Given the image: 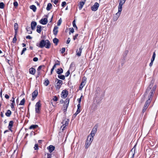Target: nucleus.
<instances>
[{
	"instance_id": "63",
	"label": "nucleus",
	"mask_w": 158,
	"mask_h": 158,
	"mask_svg": "<svg viewBox=\"0 0 158 158\" xmlns=\"http://www.w3.org/2000/svg\"><path fill=\"white\" fill-rule=\"evenodd\" d=\"M58 2V0H55L53 2L55 4H56Z\"/></svg>"
},
{
	"instance_id": "9",
	"label": "nucleus",
	"mask_w": 158,
	"mask_h": 158,
	"mask_svg": "<svg viewBox=\"0 0 158 158\" xmlns=\"http://www.w3.org/2000/svg\"><path fill=\"white\" fill-rule=\"evenodd\" d=\"M99 6V4L97 2H95L93 6H92L91 9L93 11H95L97 10Z\"/></svg>"
},
{
	"instance_id": "60",
	"label": "nucleus",
	"mask_w": 158,
	"mask_h": 158,
	"mask_svg": "<svg viewBox=\"0 0 158 158\" xmlns=\"http://www.w3.org/2000/svg\"><path fill=\"white\" fill-rule=\"evenodd\" d=\"M81 98H80L77 99V101L79 103H81Z\"/></svg>"
},
{
	"instance_id": "44",
	"label": "nucleus",
	"mask_w": 158,
	"mask_h": 158,
	"mask_svg": "<svg viewBox=\"0 0 158 158\" xmlns=\"http://www.w3.org/2000/svg\"><path fill=\"white\" fill-rule=\"evenodd\" d=\"M70 32H69V34L70 35L71 34L70 32H72V33H73L74 32V29L73 28H70Z\"/></svg>"
},
{
	"instance_id": "29",
	"label": "nucleus",
	"mask_w": 158,
	"mask_h": 158,
	"mask_svg": "<svg viewBox=\"0 0 158 158\" xmlns=\"http://www.w3.org/2000/svg\"><path fill=\"white\" fill-rule=\"evenodd\" d=\"M38 127V126L37 125H31L29 127L30 129H35Z\"/></svg>"
},
{
	"instance_id": "33",
	"label": "nucleus",
	"mask_w": 158,
	"mask_h": 158,
	"mask_svg": "<svg viewBox=\"0 0 158 158\" xmlns=\"http://www.w3.org/2000/svg\"><path fill=\"white\" fill-rule=\"evenodd\" d=\"M98 108L97 105H96L95 104H94L92 105L91 107V109L94 110Z\"/></svg>"
},
{
	"instance_id": "56",
	"label": "nucleus",
	"mask_w": 158,
	"mask_h": 158,
	"mask_svg": "<svg viewBox=\"0 0 158 158\" xmlns=\"http://www.w3.org/2000/svg\"><path fill=\"white\" fill-rule=\"evenodd\" d=\"M70 41V39L69 38H68L66 41V44H69Z\"/></svg>"
},
{
	"instance_id": "6",
	"label": "nucleus",
	"mask_w": 158,
	"mask_h": 158,
	"mask_svg": "<svg viewBox=\"0 0 158 158\" xmlns=\"http://www.w3.org/2000/svg\"><path fill=\"white\" fill-rule=\"evenodd\" d=\"M56 81H57L56 85H55V87L56 89H59L60 88L61 85L63 84V81L57 78L56 79Z\"/></svg>"
},
{
	"instance_id": "21",
	"label": "nucleus",
	"mask_w": 158,
	"mask_h": 158,
	"mask_svg": "<svg viewBox=\"0 0 158 158\" xmlns=\"http://www.w3.org/2000/svg\"><path fill=\"white\" fill-rule=\"evenodd\" d=\"M35 69L33 68H31L29 69V73L30 74L34 75L35 73Z\"/></svg>"
},
{
	"instance_id": "61",
	"label": "nucleus",
	"mask_w": 158,
	"mask_h": 158,
	"mask_svg": "<svg viewBox=\"0 0 158 158\" xmlns=\"http://www.w3.org/2000/svg\"><path fill=\"white\" fill-rule=\"evenodd\" d=\"M77 109H80L81 107V103H78L77 106Z\"/></svg>"
},
{
	"instance_id": "13",
	"label": "nucleus",
	"mask_w": 158,
	"mask_h": 158,
	"mask_svg": "<svg viewBox=\"0 0 158 158\" xmlns=\"http://www.w3.org/2000/svg\"><path fill=\"white\" fill-rule=\"evenodd\" d=\"M136 146V144H135L133 148L131 150V151H130V154H132V157L131 158H133L134 156V155L135 153V147Z\"/></svg>"
},
{
	"instance_id": "49",
	"label": "nucleus",
	"mask_w": 158,
	"mask_h": 158,
	"mask_svg": "<svg viewBox=\"0 0 158 158\" xmlns=\"http://www.w3.org/2000/svg\"><path fill=\"white\" fill-rule=\"evenodd\" d=\"M53 99L55 101H57L58 100L56 96H55L53 97Z\"/></svg>"
},
{
	"instance_id": "23",
	"label": "nucleus",
	"mask_w": 158,
	"mask_h": 158,
	"mask_svg": "<svg viewBox=\"0 0 158 158\" xmlns=\"http://www.w3.org/2000/svg\"><path fill=\"white\" fill-rule=\"evenodd\" d=\"M91 143V141H89L87 139L85 143V146L86 148H88Z\"/></svg>"
},
{
	"instance_id": "2",
	"label": "nucleus",
	"mask_w": 158,
	"mask_h": 158,
	"mask_svg": "<svg viewBox=\"0 0 158 158\" xmlns=\"http://www.w3.org/2000/svg\"><path fill=\"white\" fill-rule=\"evenodd\" d=\"M51 44L49 41L48 40H42L39 44V46L37 44V46L40 48H43L45 47L46 48H50Z\"/></svg>"
},
{
	"instance_id": "59",
	"label": "nucleus",
	"mask_w": 158,
	"mask_h": 158,
	"mask_svg": "<svg viewBox=\"0 0 158 158\" xmlns=\"http://www.w3.org/2000/svg\"><path fill=\"white\" fill-rule=\"evenodd\" d=\"M11 107L12 109L14 108V103H12L11 104Z\"/></svg>"
},
{
	"instance_id": "36",
	"label": "nucleus",
	"mask_w": 158,
	"mask_h": 158,
	"mask_svg": "<svg viewBox=\"0 0 158 158\" xmlns=\"http://www.w3.org/2000/svg\"><path fill=\"white\" fill-rule=\"evenodd\" d=\"M27 32L29 34H31L32 33V31H31V29L30 27L27 28H26Z\"/></svg>"
},
{
	"instance_id": "27",
	"label": "nucleus",
	"mask_w": 158,
	"mask_h": 158,
	"mask_svg": "<svg viewBox=\"0 0 158 158\" xmlns=\"http://www.w3.org/2000/svg\"><path fill=\"white\" fill-rule=\"evenodd\" d=\"M94 136H92L89 135L87 137V140H88L89 141H91V142L92 143V141L94 139Z\"/></svg>"
},
{
	"instance_id": "15",
	"label": "nucleus",
	"mask_w": 158,
	"mask_h": 158,
	"mask_svg": "<svg viewBox=\"0 0 158 158\" xmlns=\"http://www.w3.org/2000/svg\"><path fill=\"white\" fill-rule=\"evenodd\" d=\"M37 25V23L35 22L32 21L31 23V27L32 30H34L35 29V27Z\"/></svg>"
},
{
	"instance_id": "1",
	"label": "nucleus",
	"mask_w": 158,
	"mask_h": 158,
	"mask_svg": "<svg viewBox=\"0 0 158 158\" xmlns=\"http://www.w3.org/2000/svg\"><path fill=\"white\" fill-rule=\"evenodd\" d=\"M153 81H152L151 83L147 88L146 91L145 93L144 94V98H145V97L148 95V99L146 101L143 107V112L145 111L148 108V106H149L152 99L154 94L155 93V91L156 88V85H155L151 89V88L153 86Z\"/></svg>"
},
{
	"instance_id": "7",
	"label": "nucleus",
	"mask_w": 158,
	"mask_h": 158,
	"mask_svg": "<svg viewBox=\"0 0 158 158\" xmlns=\"http://www.w3.org/2000/svg\"><path fill=\"white\" fill-rule=\"evenodd\" d=\"M41 106V105L40 102H38L36 103L35 106V110L36 113H40Z\"/></svg>"
},
{
	"instance_id": "18",
	"label": "nucleus",
	"mask_w": 158,
	"mask_h": 158,
	"mask_svg": "<svg viewBox=\"0 0 158 158\" xmlns=\"http://www.w3.org/2000/svg\"><path fill=\"white\" fill-rule=\"evenodd\" d=\"M58 27H57L56 26H55L54 27L53 30V34L54 35H56L57 34V33L58 32Z\"/></svg>"
},
{
	"instance_id": "39",
	"label": "nucleus",
	"mask_w": 158,
	"mask_h": 158,
	"mask_svg": "<svg viewBox=\"0 0 158 158\" xmlns=\"http://www.w3.org/2000/svg\"><path fill=\"white\" fill-rule=\"evenodd\" d=\"M16 35H15H15L14 36V37L13 38L12 42L13 43H15L16 42L17 40V39L16 38Z\"/></svg>"
},
{
	"instance_id": "50",
	"label": "nucleus",
	"mask_w": 158,
	"mask_h": 158,
	"mask_svg": "<svg viewBox=\"0 0 158 158\" xmlns=\"http://www.w3.org/2000/svg\"><path fill=\"white\" fill-rule=\"evenodd\" d=\"M78 34H76L73 36V39L74 40H75L77 38V37L78 36Z\"/></svg>"
},
{
	"instance_id": "46",
	"label": "nucleus",
	"mask_w": 158,
	"mask_h": 158,
	"mask_svg": "<svg viewBox=\"0 0 158 158\" xmlns=\"http://www.w3.org/2000/svg\"><path fill=\"white\" fill-rule=\"evenodd\" d=\"M56 65H59L60 64V62L58 60H57L56 63L55 64Z\"/></svg>"
},
{
	"instance_id": "35",
	"label": "nucleus",
	"mask_w": 158,
	"mask_h": 158,
	"mask_svg": "<svg viewBox=\"0 0 158 158\" xmlns=\"http://www.w3.org/2000/svg\"><path fill=\"white\" fill-rule=\"evenodd\" d=\"M49 83V81L48 79L45 80V82H44V85L46 86L48 85Z\"/></svg>"
},
{
	"instance_id": "54",
	"label": "nucleus",
	"mask_w": 158,
	"mask_h": 158,
	"mask_svg": "<svg viewBox=\"0 0 158 158\" xmlns=\"http://www.w3.org/2000/svg\"><path fill=\"white\" fill-rule=\"evenodd\" d=\"M116 15H117V17H116V18H115V16L114 17V20H115V21L116 20L118 19V18L119 16L120 15H119L118 16V15H117L116 14Z\"/></svg>"
},
{
	"instance_id": "26",
	"label": "nucleus",
	"mask_w": 158,
	"mask_h": 158,
	"mask_svg": "<svg viewBox=\"0 0 158 158\" xmlns=\"http://www.w3.org/2000/svg\"><path fill=\"white\" fill-rule=\"evenodd\" d=\"M18 26L17 23H15L14 24V29L15 30V35H17V30L18 29Z\"/></svg>"
},
{
	"instance_id": "5",
	"label": "nucleus",
	"mask_w": 158,
	"mask_h": 158,
	"mask_svg": "<svg viewBox=\"0 0 158 158\" xmlns=\"http://www.w3.org/2000/svg\"><path fill=\"white\" fill-rule=\"evenodd\" d=\"M69 99L68 98H67L64 102V113L65 114V112L67 110V107L69 105Z\"/></svg>"
},
{
	"instance_id": "40",
	"label": "nucleus",
	"mask_w": 158,
	"mask_h": 158,
	"mask_svg": "<svg viewBox=\"0 0 158 158\" xmlns=\"http://www.w3.org/2000/svg\"><path fill=\"white\" fill-rule=\"evenodd\" d=\"M73 27H74V28H76V29L77 30V26L76 25V24H75V20H74L73 21Z\"/></svg>"
},
{
	"instance_id": "52",
	"label": "nucleus",
	"mask_w": 158,
	"mask_h": 158,
	"mask_svg": "<svg viewBox=\"0 0 158 158\" xmlns=\"http://www.w3.org/2000/svg\"><path fill=\"white\" fill-rule=\"evenodd\" d=\"M66 3L65 2H62V6L63 7H64L65 5H66Z\"/></svg>"
},
{
	"instance_id": "4",
	"label": "nucleus",
	"mask_w": 158,
	"mask_h": 158,
	"mask_svg": "<svg viewBox=\"0 0 158 158\" xmlns=\"http://www.w3.org/2000/svg\"><path fill=\"white\" fill-rule=\"evenodd\" d=\"M69 120L66 118H64L63 120L61 123L63 124L62 126H61L60 129H62L61 130L63 131L66 128V126H67L69 123Z\"/></svg>"
},
{
	"instance_id": "51",
	"label": "nucleus",
	"mask_w": 158,
	"mask_h": 158,
	"mask_svg": "<svg viewBox=\"0 0 158 158\" xmlns=\"http://www.w3.org/2000/svg\"><path fill=\"white\" fill-rule=\"evenodd\" d=\"M44 66L43 65H40V66L37 69V70L38 71H39L41 69V68H42V67H43Z\"/></svg>"
},
{
	"instance_id": "45",
	"label": "nucleus",
	"mask_w": 158,
	"mask_h": 158,
	"mask_svg": "<svg viewBox=\"0 0 158 158\" xmlns=\"http://www.w3.org/2000/svg\"><path fill=\"white\" fill-rule=\"evenodd\" d=\"M34 148L35 150H37L38 149V145L37 144H35V147H34Z\"/></svg>"
},
{
	"instance_id": "3",
	"label": "nucleus",
	"mask_w": 158,
	"mask_h": 158,
	"mask_svg": "<svg viewBox=\"0 0 158 158\" xmlns=\"http://www.w3.org/2000/svg\"><path fill=\"white\" fill-rule=\"evenodd\" d=\"M119 3L118 6V12L116 13L117 15H120L122 10V6L125 3L126 0H119Z\"/></svg>"
},
{
	"instance_id": "8",
	"label": "nucleus",
	"mask_w": 158,
	"mask_h": 158,
	"mask_svg": "<svg viewBox=\"0 0 158 158\" xmlns=\"http://www.w3.org/2000/svg\"><path fill=\"white\" fill-rule=\"evenodd\" d=\"M38 94V91L37 90H35L32 94V101H34Z\"/></svg>"
},
{
	"instance_id": "28",
	"label": "nucleus",
	"mask_w": 158,
	"mask_h": 158,
	"mask_svg": "<svg viewBox=\"0 0 158 158\" xmlns=\"http://www.w3.org/2000/svg\"><path fill=\"white\" fill-rule=\"evenodd\" d=\"M52 4L51 3H48L46 8V10L48 11L49 10L52 8Z\"/></svg>"
},
{
	"instance_id": "55",
	"label": "nucleus",
	"mask_w": 158,
	"mask_h": 158,
	"mask_svg": "<svg viewBox=\"0 0 158 158\" xmlns=\"http://www.w3.org/2000/svg\"><path fill=\"white\" fill-rule=\"evenodd\" d=\"M65 51V48H62L61 53H64V52Z\"/></svg>"
},
{
	"instance_id": "14",
	"label": "nucleus",
	"mask_w": 158,
	"mask_h": 158,
	"mask_svg": "<svg viewBox=\"0 0 158 158\" xmlns=\"http://www.w3.org/2000/svg\"><path fill=\"white\" fill-rule=\"evenodd\" d=\"M55 148V147L52 145H50L47 148V149L48 150L49 152L50 153L52 152L54 150Z\"/></svg>"
},
{
	"instance_id": "64",
	"label": "nucleus",
	"mask_w": 158,
	"mask_h": 158,
	"mask_svg": "<svg viewBox=\"0 0 158 158\" xmlns=\"http://www.w3.org/2000/svg\"><path fill=\"white\" fill-rule=\"evenodd\" d=\"M80 111H81V110H80V109H77V110L76 111V112H77V113H78V114H79L80 112Z\"/></svg>"
},
{
	"instance_id": "24",
	"label": "nucleus",
	"mask_w": 158,
	"mask_h": 158,
	"mask_svg": "<svg viewBox=\"0 0 158 158\" xmlns=\"http://www.w3.org/2000/svg\"><path fill=\"white\" fill-rule=\"evenodd\" d=\"M37 29L36 31H37L39 33H40L41 32V31H42V27L41 26H40L38 25L37 26Z\"/></svg>"
},
{
	"instance_id": "58",
	"label": "nucleus",
	"mask_w": 158,
	"mask_h": 158,
	"mask_svg": "<svg viewBox=\"0 0 158 158\" xmlns=\"http://www.w3.org/2000/svg\"><path fill=\"white\" fill-rule=\"evenodd\" d=\"M155 57H156V53H155V52H154L153 54L152 58H153L155 59Z\"/></svg>"
},
{
	"instance_id": "30",
	"label": "nucleus",
	"mask_w": 158,
	"mask_h": 158,
	"mask_svg": "<svg viewBox=\"0 0 158 158\" xmlns=\"http://www.w3.org/2000/svg\"><path fill=\"white\" fill-rule=\"evenodd\" d=\"M30 8L32 10H33V11L34 12L35 11L36 9V7L34 5H32L30 6Z\"/></svg>"
},
{
	"instance_id": "22",
	"label": "nucleus",
	"mask_w": 158,
	"mask_h": 158,
	"mask_svg": "<svg viewBox=\"0 0 158 158\" xmlns=\"http://www.w3.org/2000/svg\"><path fill=\"white\" fill-rule=\"evenodd\" d=\"M63 73V69L62 68L58 69L56 71V73L59 74H60Z\"/></svg>"
},
{
	"instance_id": "11",
	"label": "nucleus",
	"mask_w": 158,
	"mask_h": 158,
	"mask_svg": "<svg viewBox=\"0 0 158 158\" xmlns=\"http://www.w3.org/2000/svg\"><path fill=\"white\" fill-rule=\"evenodd\" d=\"M85 2V0H81V1L80 2L78 5V8L79 10H81Z\"/></svg>"
},
{
	"instance_id": "25",
	"label": "nucleus",
	"mask_w": 158,
	"mask_h": 158,
	"mask_svg": "<svg viewBox=\"0 0 158 158\" xmlns=\"http://www.w3.org/2000/svg\"><path fill=\"white\" fill-rule=\"evenodd\" d=\"M11 114V112L10 110H7L6 112L5 113V115L6 116L8 117H10Z\"/></svg>"
},
{
	"instance_id": "17",
	"label": "nucleus",
	"mask_w": 158,
	"mask_h": 158,
	"mask_svg": "<svg viewBox=\"0 0 158 158\" xmlns=\"http://www.w3.org/2000/svg\"><path fill=\"white\" fill-rule=\"evenodd\" d=\"M14 122L13 121H10L9 123V126L8 127L9 130L11 131V129L13 126Z\"/></svg>"
},
{
	"instance_id": "16",
	"label": "nucleus",
	"mask_w": 158,
	"mask_h": 158,
	"mask_svg": "<svg viewBox=\"0 0 158 158\" xmlns=\"http://www.w3.org/2000/svg\"><path fill=\"white\" fill-rule=\"evenodd\" d=\"M82 48L81 46L80 48H79L78 50H77V55L78 56H80L81 55V54L82 52Z\"/></svg>"
},
{
	"instance_id": "31",
	"label": "nucleus",
	"mask_w": 158,
	"mask_h": 158,
	"mask_svg": "<svg viewBox=\"0 0 158 158\" xmlns=\"http://www.w3.org/2000/svg\"><path fill=\"white\" fill-rule=\"evenodd\" d=\"M53 43L57 45L59 41V40L56 38H55L53 40Z\"/></svg>"
},
{
	"instance_id": "37",
	"label": "nucleus",
	"mask_w": 158,
	"mask_h": 158,
	"mask_svg": "<svg viewBox=\"0 0 158 158\" xmlns=\"http://www.w3.org/2000/svg\"><path fill=\"white\" fill-rule=\"evenodd\" d=\"M5 6V4L2 2H1L0 3V8L1 9H3Z\"/></svg>"
},
{
	"instance_id": "62",
	"label": "nucleus",
	"mask_w": 158,
	"mask_h": 158,
	"mask_svg": "<svg viewBox=\"0 0 158 158\" xmlns=\"http://www.w3.org/2000/svg\"><path fill=\"white\" fill-rule=\"evenodd\" d=\"M5 97L6 99H9V95H7L6 94L5 95Z\"/></svg>"
},
{
	"instance_id": "48",
	"label": "nucleus",
	"mask_w": 158,
	"mask_h": 158,
	"mask_svg": "<svg viewBox=\"0 0 158 158\" xmlns=\"http://www.w3.org/2000/svg\"><path fill=\"white\" fill-rule=\"evenodd\" d=\"M26 48H23V50L22 51V52L21 53V55H22L24 52L26 51Z\"/></svg>"
},
{
	"instance_id": "12",
	"label": "nucleus",
	"mask_w": 158,
	"mask_h": 158,
	"mask_svg": "<svg viewBox=\"0 0 158 158\" xmlns=\"http://www.w3.org/2000/svg\"><path fill=\"white\" fill-rule=\"evenodd\" d=\"M46 18H44V19H42L40 21V23L43 24V25H45L47 24L48 23V19L47 18L48 17V16L47 15L46 16Z\"/></svg>"
},
{
	"instance_id": "34",
	"label": "nucleus",
	"mask_w": 158,
	"mask_h": 158,
	"mask_svg": "<svg viewBox=\"0 0 158 158\" xmlns=\"http://www.w3.org/2000/svg\"><path fill=\"white\" fill-rule=\"evenodd\" d=\"M58 77L59 78L63 80H64L65 78V76L64 75H58Z\"/></svg>"
},
{
	"instance_id": "19",
	"label": "nucleus",
	"mask_w": 158,
	"mask_h": 158,
	"mask_svg": "<svg viewBox=\"0 0 158 158\" xmlns=\"http://www.w3.org/2000/svg\"><path fill=\"white\" fill-rule=\"evenodd\" d=\"M97 131V129L96 128H94L90 135L92 136H94L95 135V133H96Z\"/></svg>"
},
{
	"instance_id": "57",
	"label": "nucleus",
	"mask_w": 158,
	"mask_h": 158,
	"mask_svg": "<svg viewBox=\"0 0 158 158\" xmlns=\"http://www.w3.org/2000/svg\"><path fill=\"white\" fill-rule=\"evenodd\" d=\"M26 38L27 39H31L32 37L30 35H28L26 37Z\"/></svg>"
},
{
	"instance_id": "47",
	"label": "nucleus",
	"mask_w": 158,
	"mask_h": 158,
	"mask_svg": "<svg viewBox=\"0 0 158 158\" xmlns=\"http://www.w3.org/2000/svg\"><path fill=\"white\" fill-rule=\"evenodd\" d=\"M47 158H51L52 157V154L49 153L47 154Z\"/></svg>"
},
{
	"instance_id": "10",
	"label": "nucleus",
	"mask_w": 158,
	"mask_h": 158,
	"mask_svg": "<svg viewBox=\"0 0 158 158\" xmlns=\"http://www.w3.org/2000/svg\"><path fill=\"white\" fill-rule=\"evenodd\" d=\"M68 94V92L66 90H63L61 93V97L65 98L67 96Z\"/></svg>"
},
{
	"instance_id": "20",
	"label": "nucleus",
	"mask_w": 158,
	"mask_h": 158,
	"mask_svg": "<svg viewBox=\"0 0 158 158\" xmlns=\"http://www.w3.org/2000/svg\"><path fill=\"white\" fill-rule=\"evenodd\" d=\"M85 81H82L81 84H80L79 87V89L80 90H81L85 86Z\"/></svg>"
},
{
	"instance_id": "43",
	"label": "nucleus",
	"mask_w": 158,
	"mask_h": 158,
	"mask_svg": "<svg viewBox=\"0 0 158 158\" xmlns=\"http://www.w3.org/2000/svg\"><path fill=\"white\" fill-rule=\"evenodd\" d=\"M70 73L69 70H68L67 72L65 74V76L66 77H68Z\"/></svg>"
},
{
	"instance_id": "42",
	"label": "nucleus",
	"mask_w": 158,
	"mask_h": 158,
	"mask_svg": "<svg viewBox=\"0 0 158 158\" xmlns=\"http://www.w3.org/2000/svg\"><path fill=\"white\" fill-rule=\"evenodd\" d=\"M13 5H14V6L15 7H17L18 5V3L17 2H16V1L14 2L13 3Z\"/></svg>"
},
{
	"instance_id": "41",
	"label": "nucleus",
	"mask_w": 158,
	"mask_h": 158,
	"mask_svg": "<svg viewBox=\"0 0 158 158\" xmlns=\"http://www.w3.org/2000/svg\"><path fill=\"white\" fill-rule=\"evenodd\" d=\"M62 22V20L60 19L58 21L57 23V25L58 26H59Z\"/></svg>"
},
{
	"instance_id": "38",
	"label": "nucleus",
	"mask_w": 158,
	"mask_h": 158,
	"mask_svg": "<svg viewBox=\"0 0 158 158\" xmlns=\"http://www.w3.org/2000/svg\"><path fill=\"white\" fill-rule=\"evenodd\" d=\"M25 100L24 98L20 102L19 105H23L24 104Z\"/></svg>"
},
{
	"instance_id": "53",
	"label": "nucleus",
	"mask_w": 158,
	"mask_h": 158,
	"mask_svg": "<svg viewBox=\"0 0 158 158\" xmlns=\"http://www.w3.org/2000/svg\"><path fill=\"white\" fill-rule=\"evenodd\" d=\"M38 60V58L36 57H35L33 58V60L34 61H37Z\"/></svg>"
},
{
	"instance_id": "32",
	"label": "nucleus",
	"mask_w": 158,
	"mask_h": 158,
	"mask_svg": "<svg viewBox=\"0 0 158 158\" xmlns=\"http://www.w3.org/2000/svg\"><path fill=\"white\" fill-rule=\"evenodd\" d=\"M128 50H126L125 51L123 55V58L125 60L126 57L128 53Z\"/></svg>"
}]
</instances>
